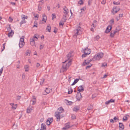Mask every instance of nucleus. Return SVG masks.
Wrapping results in <instances>:
<instances>
[{
  "instance_id": "1",
  "label": "nucleus",
  "mask_w": 130,
  "mask_h": 130,
  "mask_svg": "<svg viewBox=\"0 0 130 130\" xmlns=\"http://www.w3.org/2000/svg\"><path fill=\"white\" fill-rule=\"evenodd\" d=\"M82 52L83 53H84V54H83L82 55V57H85L91 53V49L88 48L87 47H86L82 50Z\"/></svg>"
},
{
  "instance_id": "2",
  "label": "nucleus",
  "mask_w": 130,
  "mask_h": 130,
  "mask_svg": "<svg viewBox=\"0 0 130 130\" xmlns=\"http://www.w3.org/2000/svg\"><path fill=\"white\" fill-rule=\"evenodd\" d=\"M83 31V29L81 28L80 26H78L76 28V29L74 30L75 34L74 35V37L77 36L81 34Z\"/></svg>"
},
{
  "instance_id": "3",
  "label": "nucleus",
  "mask_w": 130,
  "mask_h": 130,
  "mask_svg": "<svg viewBox=\"0 0 130 130\" xmlns=\"http://www.w3.org/2000/svg\"><path fill=\"white\" fill-rule=\"evenodd\" d=\"M71 60H70L68 61L67 63L66 64L64 63L63 64L62 68L61 69L63 72L66 71L67 70L69 66L71 65Z\"/></svg>"
},
{
  "instance_id": "4",
  "label": "nucleus",
  "mask_w": 130,
  "mask_h": 130,
  "mask_svg": "<svg viewBox=\"0 0 130 130\" xmlns=\"http://www.w3.org/2000/svg\"><path fill=\"white\" fill-rule=\"evenodd\" d=\"M103 54L102 53H99L96 55L94 57V58L96 60H99L103 57Z\"/></svg>"
},
{
  "instance_id": "5",
  "label": "nucleus",
  "mask_w": 130,
  "mask_h": 130,
  "mask_svg": "<svg viewBox=\"0 0 130 130\" xmlns=\"http://www.w3.org/2000/svg\"><path fill=\"white\" fill-rule=\"evenodd\" d=\"M117 28L116 30L114 31L112 30L111 31L110 36L111 37H114L115 34L116 32H118L119 31V30H117Z\"/></svg>"
},
{
  "instance_id": "6",
  "label": "nucleus",
  "mask_w": 130,
  "mask_h": 130,
  "mask_svg": "<svg viewBox=\"0 0 130 130\" xmlns=\"http://www.w3.org/2000/svg\"><path fill=\"white\" fill-rule=\"evenodd\" d=\"M92 61V60L89 58L85 60V61L83 63V66H85L89 64V63Z\"/></svg>"
},
{
  "instance_id": "7",
  "label": "nucleus",
  "mask_w": 130,
  "mask_h": 130,
  "mask_svg": "<svg viewBox=\"0 0 130 130\" xmlns=\"http://www.w3.org/2000/svg\"><path fill=\"white\" fill-rule=\"evenodd\" d=\"M53 121V118H48L46 121V123L47 125H49L52 123Z\"/></svg>"
},
{
  "instance_id": "8",
  "label": "nucleus",
  "mask_w": 130,
  "mask_h": 130,
  "mask_svg": "<svg viewBox=\"0 0 130 130\" xmlns=\"http://www.w3.org/2000/svg\"><path fill=\"white\" fill-rule=\"evenodd\" d=\"M82 96L81 94L79 92H77V95L76 96V98L77 100L79 101L80 99L82 98Z\"/></svg>"
},
{
  "instance_id": "9",
  "label": "nucleus",
  "mask_w": 130,
  "mask_h": 130,
  "mask_svg": "<svg viewBox=\"0 0 130 130\" xmlns=\"http://www.w3.org/2000/svg\"><path fill=\"white\" fill-rule=\"evenodd\" d=\"M112 28V26L111 25H108L106 29L105 32L106 33H108L110 31Z\"/></svg>"
},
{
  "instance_id": "10",
  "label": "nucleus",
  "mask_w": 130,
  "mask_h": 130,
  "mask_svg": "<svg viewBox=\"0 0 130 130\" xmlns=\"http://www.w3.org/2000/svg\"><path fill=\"white\" fill-rule=\"evenodd\" d=\"M63 10L64 11L63 13L65 15H67L69 12V10L65 6L63 8Z\"/></svg>"
},
{
  "instance_id": "11",
  "label": "nucleus",
  "mask_w": 130,
  "mask_h": 130,
  "mask_svg": "<svg viewBox=\"0 0 130 130\" xmlns=\"http://www.w3.org/2000/svg\"><path fill=\"white\" fill-rule=\"evenodd\" d=\"M70 123L68 122L65 124V127H63L62 129L63 130H66L70 127Z\"/></svg>"
},
{
  "instance_id": "12",
  "label": "nucleus",
  "mask_w": 130,
  "mask_h": 130,
  "mask_svg": "<svg viewBox=\"0 0 130 130\" xmlns=\"http://www.w3.org/2000/svg\"><path fill=\"white\" fill-rule=\"evenodd\" d=\"M56 114L55 115V116L56 117L57 120L56 121H59L60 120V113H59L58 112H55Z\"/></svg>"
},
{
  "instance_id": "13",
  "label": "nucleus",
  "mask_w": 130,
  "mask_h": 130,
  "mask_svg": "<svg viewBox=\"0 0 130 130\" xmlns=\"http://www.w3.org/2000/svg\"><path fill=\"white\" fill-rule=\"evenodd\" d=\"M84 86H79L77 89V90L79 92H83L84 90Z\"/></svg>"
},
{
  "instance_id": "14",
  "label": "nucleus",
  "mask_w": 130,
  "mask_h": 130,
  "mask_svg": "<svg viewBox=\"0 0 130 130\" xmlns=\"http://www.w3.org/2000/svg\"><path fill=\"white\" fill-rule=\"evenodd\" d=\"M46 125L44 123H42L41 125V130H46Z\"/></svg>"
},
{
  "instance_id": "15",
  "label": "nucleus",
  "mask_w": 130,
  "mask_h": 130,
  "mask_svg": "<svg viewBox=\"0 0 130 130\" xmlns=\"http://www.w3.org/2000/svg\"><path fill=\"white\" fill-rule=\"evenodd\" d=\"M119 127L120 128V130H123L124 128V126L122 123H119Z\"/></svg>"
},
{
  "instance_id": "16",
  "label": "nucleus",
  "mask_w": 130,
  "mask_h": 130,
  "mask_svg": "<svg viewBox=\"0 0 130 130\" xmlns=\"http://www.w3.org/2000/svg\"><path fill=\"white\" fill-rule=\"evenodd\" d=\"M79 109V107L78 106H76L73 109V111L75 112H77Z\"/></svg>"
},
{
  "instance_id": "17",
  "label": "nucleus",
  "mask_w": 130,
  "mask_h": 130,
  "mask_svg": "<svg viewBox=\"0 0 130 130\" xmlns=\"http://www.w3.org/2000/svg\"><path fill=\"white\" fill-rule=\"evenodd\" d=\"M115 101V100H114L111 99L110 100H108V101H106L105 102V103L106 104H108L110 102H114Z\"/></svg>"
},
{
  "instance_id": "18",
  "label": "nucleus",
  "mask_w": 130,
  "mask_h": 130,
  "mask_svg": "<svg viewBox=\"0 0 130 130\" xmlns=\"http://www.w3.org/2000/svg\"><path fill=\"white\" fill-rule=\"evenodd\" d=\"M43 19L42 20V21H44V22H46L47 20V17L45 14H43L42 16Z\"/></svg>"
},
{
  "instance_id": "19",
  "label": "nucleus",
  "mask_w": 130,
  "mask_h": 130,
  "mask_svg": "<svg viewBox=\"0 0 130 130\" xmlns=\"http://www.w3.org/2000/svg\"><path fill=\"white\" fill-rule=\"evenodd\" d=\"M46 30H47L46 31H48L49 32H51V27L50 24H48L46 28Z\"/></svg>"
},
{
  "instance_id": "20",
  "label": "nucleus",
  "mask_w": 130,
  "mask_h": 130,
  "mask_svg": "<svg viewBox=\"0 0 130 130\" xmlns=\"http://www.w3.org/2000/svg\"><path fill=\"white\" fill-rule=\"evenodd\" d=\"M25 17H23L22 18V21L20 23V24H21V25L22 24L25 23H26L25 19Z\"/></svg>"
},
{
  "instance_id": "21",
  "label": "nucleus",
  "mask_w": 130,
  "mask_h": 130,
  "mask_svg": "<svg viewBox=\"0 0 130 130\" xmlns=\"http://www.w3.org/2000/svg\"><path fill=\"white\" fill-rule=\"evenodd\" d=\"M13 32L12 31V30H11V31H10L9 33H8V36L9 37H12L13 35Z\"/></svg>"
},
{
  "instance_id": "22",
  "label": "nucleus",
  "mask_w": 130,
  "mask_h": 130,
  "mask_svg": "<svg viewBox=\"0 0 130 130\" xmlns=\"http://www.w3.org/2000/svg\"><path fill=\"white\" fill-rule=\"evenodd\" d=\"M58 110L59 111L57 112L60 113L63 112V109L62 107L59 108H58Z\"/></svg>"
},
{
  "instance_id": "23",
  "label": "nucleus",
  "mask_w": 130,
  "mask_h": 130,
  "mask_svg": "<svg viewBox=\"0 0 130 130\" xmlns=\"http://www.w3.org/2000/svg\"><path fill=\"white\" fill-rule=\"evenodd\" d=\"M73 53L72 52H69L67 55V57L68 60H69L71 57L72 56V54Z\"/></svg>"
},
{
  "instance_id": "24",
  "label": "nucleus",
  "mask_w": 130,
  "mask_h": 130,
  "mask_svg": "<svg viewBox=\"0 0 130 130\" xmlns=\"http://www.w3.org/2000/svg\"><path fill=\"white\" fill-rule=\"evenodd\" d=\"M33 109L29 107L27 109V112L28 113H29Z\"/></svg>"
},
{
  "instance_id": "25",
  "label": "nucleus",
  "mask_w": 130,
  "mask_h": 130,
  "mask_svg": "<svg viewBox=\"0 0 130 130\" xmlns=\"http://www.w3.org/2000/svg\"><path fill=\"white\" fill-rule=\"evenodd\" d=\"M24 44V42H19V45L20 48H21L23 47Z\"/></svg>"
},
{
  "instance_id": "26",
  "label": "nucleus",
  "mask_w": 130,
  "mask_h": 130,
  "mask_svg": "<svg viewBox=\"0 0 130 130\" xmlns=\"http://www.w3.org/2000/svg\"><path fill=\"white\" fill-rule=\"evenodd\" d=\"M119 10H116V8H114L112 11V12L113 13V14H114L115 13H116Z\"/></svg>"
},
{
  "instance_id": "27",
  "label": "nucleus",
  "mask_w": 130,
  "mask_h": 130,
  "mask_svg": "<svg viewBox=\"0 0 130 130\" xmlns=\"http://www.w3.org/2000/svg\"><path fill=\"white\" fill-rule=\"evenodd\" d=\"M79 80V79H75L73 83L71 84L72 86H73L75 84H76Z\"/></svg>"
},
{
  "instance_id": "28",
  "label": "nucleus",
  "mask_w": 130,
  "mask_h": 130,
  "mask_svg": "<svg viewBox=\"0 0 130 130\" xmlns=\"http://www.w3.org/2000/svg\"><path fill=\"white\" fill-rule=\"evenodd\" d=\"M73 92V90L72 88H70L68 89V94H70L72 93Z\"/></svg>"
},
{
  "instance_id": "29",
  "label": "nucleus",
  "mask_w": 130,
  "mask_h": 130,
  "mask_svg": "<svg viewBox=\"0 0 130 130\" xmlns=\"http://www.w3.org/2000/svg\"><path fill=\"white\" fill-rule=\"evenodd\" d=\"M7 29L8 31H11V30H12L11 28L10 27V25H8Z\"/></svg>"
},
{
  "instance_id": "30",
  "label": "nucleus",
  "mask_w": 130,
  "mask_h": 130,
  "mask_svg": "<svg viewBox=\"0 0 130 130\" xmlns=\"http://www.w3.org/2000/svg\"><path fill=\"white\" fill-rule=\"evenodd\" d=\"M18 64L16 65L17 68V69H19L20 68V61H18L17 62Z\"/></svg>"
},
{
  "instance_id": "31",
  "label": "nucleus",
  "mask_w": 130,
  "mask_h": 130,
  "mask_svg": "<svg viewBox=\"0 0 130 130\" xmlns=\"http://www.w3.org/2000/svg\"><path fill=\"white\" fill-rule=\"evenodd\" d=\"M93 106L91 105H90L88 108V110H89L93 109Z\"/></svg>"
},
{
  "instance_id": "32",
  "label": "nucleus",
  "mask_w": 130,
  "mask_h": 130,
  "mask_svg": "<svg viewBox=\"0 0 130 130\" xmlns=\"http://www.w3.org/2000/svg\"><path fill=\"white\" fill-rule=\"evenodd\" d=\"M20 42H24V37L23 36H22L20 38Z\"/></svg>"
},
{
  "instance_id": "33",
  "label": "nucleus",
  "mask_w": 130,
  "mask_h": 130,
  "mask_svg": "<svg viewBox=\"0 0 130 130\" xmlns=\"http://www.w3.org/2000/svg\"><path fill=\"white\" fill-rule=\"evenodd\" d=\"M109 23L111 25H112L114 23V20L113 19H112L109 21Z\"/></svg>"
},
{
  "instance_id": "34",
  "label": "nucleus",
  "mask_w": 130,
  "mask_h": 130,
  "mask_svg": "<svg viewBox=\"0 0 130 130\" xmlns=\"http://www.w3.org/2000/svg\"><path fill=\"white\" fill-rule=\"evenodd\" d=\"M66 101H67V103L68 105H71L73 103V102H72L69 101L67 100H66Z\"/></svg>"
},
{
  "instance_id": "35",
  "label": "nucleus",
  "mask_w": 130,
  "mask_h": 130,
  "mask_svg": "<svg viewBox=\"0 0 130 130\" xmlns=\"http://www.w3.org/2000/svg\"><path fill=\"white\" fill-rule=\"evenodd\" d=\"M45 91L47 94L49 93L50 92V90L48 89L47 88H46V89L45 90Z\"/></svg>"
},
{
  "instance_id": "36",
  "label": "nucleus",
  "mask_w": 130,
  "mask_h": 130,
  "mask_svg": "<svg viewBox=\"0 0 130 130\" xmlns=\"http://www.w3.org/2000/svg\"><path fill=\"white\" fill-rule=\"evenodd\" d=\"M78 4H79L80 5H82L83 4V2L82 0H80L78 2Z\"/></svg>"
},
{
  "instance_id": "37",
  "label": "nucleus",
  "mask_w": 130,
  "mask_h": 130,
  "mask_svg": "<svg viewBox=\"0 0 130 130\" xmlns=\"http://www.w3.org/2000/svg\"><path fill=\"white\" fill-rule=\"evenodd\" d=\"M107 66V63H102V65L101 66L102 67H105L106 66Z\"/></svg>"
},
{
  "instance_id": "38",
  "label": "nucleus",
  "mask_w": 130,
  "mask_h": 130,
  "mask_svg": "<svg viewBox=\"0 0 130 130\" xmlns=\"http://www.w3.org/2000/svg\"><path fill=\"white\" fill-rule=\"evenodd\" d=\"M21 96H17L16 97V99L17 100H19L21 98Z\"/></svg>"
},
{
  "instance_id": "39",
  "label": "nucleus",
  "mask_w": 130,
  "mask_h": 130,
  "mask_svg": "<svg viewBox=\"0 0 130 130\" xmlns=\"http://www.w3.org/2000/svg\"><path fill=\"white\" fill-rule=\"evenodd\" d=\"M56 18L55 14V13H53L52 14V19L53 20L54 18Z\"/></svg>"
},
{
  "instance_id": "40",
  "label": "nucleus",
  "mask_w": 130,
  "mask_h": 130,
  "mask_svg": "<svg viewBox=\"0 0 130 130\" xmlns=\"http://www.w3.org/2000/svg\"><path fill=\"white\" fill-rule=\"evenodd\" d=\"M113 4L115 5H118L120 4V3L119 2H116L114 1L113 2Z\"/></svg>"
},
{
  "instance_id": "41",
  "label": "nucleus",
  "mask_w": 130,
  "mask_h": 130,
  "mask_svg": "<svg viewBox=\"0 0 130 130\" xmlns=\"http://www.w3.org/2000/svg\"><path fill=\"white\" fill-rule=\"evenodd\" d=\"M67 15H63L62 19L64 20H66L67 19L66 18V17Z\"/></svg>"
},
{
  "instance_id": "42",
  "label": "nucleus",
  "mask_w": 130,
  "mask_h": 130,
  "mask_svg": "<svg viewBox=\"0 0 130 130\" xmlns=\"http://www.w3.org/2000/svg\"><path fill=\"white\" fill-rule=\"evenodd\" d=\"M26 54V55H30V51L29 50H27Z\"/></svg>"
},
{
  "instance_id": "43",
  "label": "nucleus",
  "mask_w": 130,
  "mask_h": 130,
  "mask_svg": "<svg viewBox=\"0 0 130 130\" xmlns=\"http://www.w3.org/2000/svg\"><path fill=\"white\" fill-rule=\"evenodd\" d=\"M127 119V117H124L123 119V121H126Z\"/></svg>"
},
{
  "instance_id": "44",
  "label": "nucleus",
  "mask_w": 130,
  "mask_h": 130,
  "mask_svg": "<svg viewBox=\"0 0 130 130\" xmlns=\"http://www.w3.org/2000/svg\"><path fill=\"white\" fill-rule=\"evenodd\" d=\"M30 44L32 46H35V42H30Z\"/></svg>"
},
{
  "instance_id": "45",
  "label": "nucleus",
  "mask_w": 130,
  "mask_h": 130,
  "mask_svg": "<svg viewBox=\"0 0 130 130\" xmlns=\"http://www.w3.org/2000/svg\"><path fill=\"white\" fill-rule=\"evenodd\" d=\"M92 64H90L88 66H87L86 68V69H87L88 68H89L90 67L92 66Z\"/></svg>"
},
{
  "instance_id": "46",
  "label": "nucleus",
  "mask_w": 130,
  "mask_h": 130,
  "mask_svg": "<svg viewBox=\"0 0 130 130\" xmlns=\"http://www.w3.org/2000/svg\"><path fill=\"white\" fill-rule=\"evenodd\" d=\"M100 38V37L99 36H97L95 38V40H98Z\"/></svg>"
},
{
  "instance_id": "47",
  "label": "nucleus",
  "mask_w": 130,
  "mask_h": 130,
  "mask_svg": "<svg viewBox=\"0 0 130 130\" xmlns=\"http://www.w3.org/2000/svg\"><path fill=\"white\" fill-rule=\"evenodd\" d=\"M3 70V67L2 68L0 69V76L2 74Z\"/></svg>"
},
{
  "instance_id": "48",
  "label": "nucleus",
  "mask_w": 130,
  "mask_h": 130,
  "mask_svg": "<svg viewBox=\"0 0 130 130\" xmlns=\"http://www.w3.org/2000/svg\"><path fill=\"white\" fill-rule=\"evenodd\" d=\"M97 23V22L96 21L94 20L93 22V23L95 25V26H96Z\"/></svg>"
},
{
  "instance_id": "49",
  "label": "nucleus",
  "mask_w": 130,
  "mask_h": 130,
  "mask_svg": "<svg viewBox=\"0 0 130 130\" xmlns=\"http://www.w3.org/2000/svg\"><path fill=\"white\" fill-rule=\"evenodd\" d=\"M41 6L40 5H38V9L39 11L41 10Z\"/></svg>"
},
{
  "instance_id": "50",
  "label": "nucleus",
  "mask_w": 130,
  "mask_h": 130,
  "mask_svg": "<svg viewBox=\"0 0 130 130\" xmlns=\"http://www.w3.org/2000/svg\"><path fill=\"white\" fill-rule=\"evenodd\" d=\"M35 42L34 39L33 38L30 39V42Z\"/></svg>"
},
{
  "instance_id": "51",
  "label": "nucleus",
  "mask_w": 130,
  "mask_h": 130,
  "mask_svg": "<svg viewBox=\"0 0 130 130\" xmlns=\"http://www.w3.org/2000/svg\"><path fill=\"white\" fill-rule=\"evenodd\" d=\"M66 20H64L62 19V20H61L60 22L63 23L64 24V23L66 22Z\"/></svg>"
},
{
  "instance_id": "52",
  "label": "nucleus",
  "mask_w": 130,
  "mask_h": 130,
  "mask_svg": "<svg viewBox=\"0 0 130 130\" xmlns=\"http://www.w3.org/2000/svg\"><path fill=\"white\" fill-rule=\"evenodd\" d=\"M13 20V19L11 17H9V22H11Z\"/></svg>"
},
{
  "instance_id": "53",
  "label": "nucleus",
  "mask_w": 130,
  "mask_h": 130,
  "mask_svg": "<svg viewBox=\"0 0 130 130\" xmlns=\"http://www.w3.org/2000/svg\"><path fill=\"white\" fill-rule=\"evenodd\" d=\"M40 66V63H37L36 65V67H37L38 68Z\"/></svg>"
},
{
  "instance_id": "54",
  "label": "nucleus",
  "mask_w": 130,
  "mask_h": 130,
  "mask_svg": "<svg viewBox=\"0 0 130 130\" xmlns=\"http://www.w3.org/2000/svg\"><path fill=\"white\" fill-rule=\"evenodd\" d=\"M120 18L119 17L117 16L116 17V19L117 21H118L119 20Z\"/></svg>"
},
{
  "instance_id": "55",
  "label": "nucleus",
  "mask_w": 130,
  "mask_h": 130,
  "mask_svg": "<svg viewBox=\"0 0 130 130\" xmlns=\"http://www.w3.org/2000/svg\"><path fill=\"white\" fill-rule=\"evenodd\" d=\"M123 13L122 14H119V17L120 18L121 17H123Z\"/></svg>"
},
{
  "instance_id": "56",
  "label": "nucleus",
  "mask_w": 130,
  "mask_h": 130,
  "mask_svg": "<svg viewBox=\"0 0 130 130\" xmlns=\"http://www.w3.org/2000/svg\"><path fill=\"white\" fill-rule=\"evenodd\" d=\"M16 107H17V106H16V105H15L14 106H12V109H15L16 108Z\"/></svg>"
},
{
  "instance_id": "57",
  "label": "nucleus",
  "mask_w": 130,
  "mask_h": 130,
  "mask_svg": "<svg viewBox=\"0 0 130 130\" xmlns=\"http://www.w3.org/2000/svg\"><path fill=\"white\" fill-rule=\"evenodd\" d=\"M64 24V23H62L60 22L59 23V25H61L62 26H63Z\"/></svg>"
},
{
  "instance_id": "58",
  "label": "nucleus",
  "mask_w": 130,
  "mask_h": 130,
  "mask_svg": "<svg viewBox=\"0 0 130 130\" xmlns=\"http://www.w3.org/2000/svg\"><path fill=\"white\" fill-rule=\"evenodd\" d=\"M5 43H4L3 44V49L2 50V51H3L4 50V49L5 48Z\"/></svg>"
},
{
  "instance_id": "59",
  "label": "nucleus",
  "mask_w": 130,
  "mask_h": 130,
  "mask_svg": "<svg viewBox=\"0 0 130 130\" xmlns=\"http://www.w3.org/2000/svg\"><path fill=\"white\" fill-rule=\"evenodd\" d=\"M10 4H12L13 5H15V3L13 2H10Z\"/></svg>"
},
{
  "instance_id": "60",
  "label": "nucleus",
  "mask_w": 130,
  "mask_h": 130,
  "mask_svg": "<svg viewBox=\"0 0 130 130\" xmlns=\"http://www.w3.org/2000/svg\"><path fill=\"white\" fill-rule=\"evenodd\" d=\"M43 46L42 45H41L40 46V50H41L43 48Z\"/></svg>"
},
{
  "instance_id": "61",
  "label": "nucleus",
  "mask_w": 130,
  "mask_h": 130,
  "mask_svg": "<svg viewBox=\"0 0 130 130\" xmlns=\"http://www.w3.org/2000/svg\"><path fill=\"white\" fill-rule=\"evenodd\" d=\"M92 0H89L88 1V5H90V2H91Z\"/></svg>"
},
{
  "instance_id": "62",
  "label": "nucleus",
  "mask_w": 130,
  "mask_h": 130,
  "mask_svg": "<svg viewBox=\"0 0 130 130\" xmlns=\"http://www.w3.org/2000/svg\"><path fill=\"white\" fill-rule=\"evenodd\" d=\"M39 17V15L38 14H37L35 16V18H37V19H38V18Z\"/></svg>"
},
{
  "instance_id": "63",
  "label": "nucleus",
  "mask_w": 130,
  "mask_h": 130,
  "mask_svg": "<svg viewBox=\"0 0 130 130\" xmlns=\"http://www.w3.org/2000/svg\"><path fill=\"white\" fill-rule=\"evenodd\" d=\"M24 67L25 69H28L29 68V66L27 65H26Z\"/></svg>"
},
{
  "instance_id": "64",
  "label": "nucleus",
  "mask_w": 130,
  "mask_h": 130,
  "mask_svg": "<svg viewBox=\"0 0 130 130\" xmlns=\"http://www.w3.org/2000/svg\"><path fill=\"white\" fill-rule=\"evenodd\" d=\"M110 122L111 123H113L114 121L112 119H111L110 120Z\"/></svg>"
}]
</instances>
